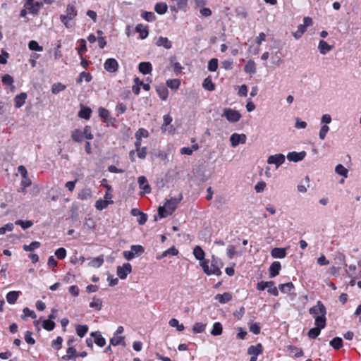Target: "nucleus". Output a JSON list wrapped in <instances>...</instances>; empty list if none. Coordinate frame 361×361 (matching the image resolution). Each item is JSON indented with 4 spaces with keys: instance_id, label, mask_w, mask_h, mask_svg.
Masks as SVG:
<instances>
[{
    "instance_id": "obj_1",
    "label": "nucleus",
    "mask_w": 361,
    "mask_h": 361,
    "mask_svg": "<svg viewBox=\"0 0 361 361\" xmlns=\"http://www.w3.org/2000/svg\"><path fill=\"white\" fill-rule=\"evenodd\" d=\"M200 266L207 275L220 276L221 274V269L223 267V264L218 257L214 255L212 257V259H206L201 262Z\"/></svg>"
},
{
    "instance_id": "obj_2",
    "label": "nucleus",
    "mask_w": 361,
    "mask_h": 361,
    "mask_svg": "<svg viewBox=\"0 0 361 361\" xmlns=\"http://www.w3.org/2000/svg\"><path fill=\"white\" fill-rule=\"evenodd\" d=\"M310 314L314 318V325L325 327L326 322V309L321 301L309 310Z\"/></svg>"
},
{
    "instance_id": "obj_3",
    "label": "nucleus",
    "mask_w": 361,
    "mask_h": 361,
    "mask_svg": "<svg viewBox=\"0 0 361 361\" xmlns=\"http://www.w3.org/2000/svg\"><path fill=\"white\" fill-rule=\"evenodd\" d=\"M181 199V196L179 198H171L167 200L164 206L159 207L158 209L159 217L164 218L171 215L176 209Z\"/></svg>"
},
{
    "instance_id": "obj_4",
    "label": "nucleus",
    "mask_w": 361,
    "mask_h": 361,
    "mask_svg": "<svg viewBox=\"0 0 361 361\" xmlns=\"http://www.w3.org/2000/svg\"><path fill=\"white\" fill-rule=\"evenodd\" d=\"M78 12L75 6L72 4H68L66 10V13L60 16V20L66 27L69 28L72 25L70 20L74 19L77 16Z\"/></svg>"
},
{
    "instance_id": "obj_5",
    "label": "nucleus",
    "mask_w": 361,
    "mask_h": 361,
    "mask_svg": "<svg viewBox=\"0 0 361 361\" xmlns=\"http://www.w3.org/2000/svg\"><path fill=\"white\" fill-rule=\"evenodd\" d=\"M222 116L225 117L227 119V121L231 123H235L240 119L241 114H240L239 111L235 109L225 108L224 109Z\"/></svg>"
},
{
    "instance_id": "obj_6",
    "label": "nucleus",
    "mask_w": 361,
    "mask_h": 361,
    "mask_svg": "<svg viewBox=\"0 0 361 361\" xmlns=\"http://www.w3.org/2000/svg\"><path fill=\"white\" fill-rule=\"evenodd\" d=\"M42 5V2L34 3V0H25L24 6L30 13L35 15L38 13Z\"/></svg>"
},
{
    "instance_id": "obj_7",
    "label": "nucleus",
    "mask_w": 361,
    "mask_h": 361,
    "mask_svg": "<svg viewBox=\"0 0 361 361\" xmlns=\"http://www.w3.org/2000/svg\"><path fill=\"white\" fill-rule=\"evenodd\" d=\"M231 145L236 147L239 144H244L247 140V136L244 133H233L230 137Z\"/></svg>"
},
{
    "instance_id": "obj_8",
    "label": "nucleus",
    "mask_w": 361,
    "mask_h": 361,
    "mask_svg": "<svg viewBox=\"0 0 361 361\" xmlns=\"http://www.w3.org/2000/svg\"><path fill=\"white\" fill-rule=\"evenodd\" d=\"M286 160V157L283 154H276L274 155H271L267 159V164H274L276 169H278L281 165H282Z\"/></svg>"
},
{
    "instance_id": "obj_9",
    "label": "nucleus",
    "mask_w": 361,
    "mask_h": 361,
    "mask_svg": "<svg viewBox=\"0 0 361 361\" xmlns=\"http://www.w3.org/2000/svg\"><path fill=\"white\" fill-rule=\"evenodd\" d=\"M118 66V61L114 58L107 59L104 63V69L109 73H116Z\"/></svg>"
},
{
    "instance_id": "obj_10",
    "label": "nucleus",
    "mask_w": 361,
    "mask_h": 361,
    "mask_svg": "<svg viewBox=\"0 0 361 361\" xmlns=\"http://www.w3.org/2000/svg\"><path fill=\"white\" fill-rule=\"evenodd\" d=\"M132 271V266L129 263H125L123 266L117 267V275L121 279H126L127 276Z\"/></svg>"
},
{
    "instance_id": "obj_11",
    "label": "nucleus",
    "mask_w": 361,
    "mask_h": 361,
    "mask_svg": "<svg viewBox=\"0 0 361 361\" xmlns=\"http://www.w3.org/2000/svg\"><path fill=\"white\" fill-rule=\"evenodd\" d=\"M306 156V152L302 151L300 152H291L288 153L287 159L289 161L298 162L304 159Z\"/></svg>"
},
{
    "instance_id": "obj_12",
    "label": "nucleus",
    "mask_w": 361,
    "mask_h": 361,
    "mask_svg": "<svg viewBox=\"0 0 361 361\" xmlns=\"http://www.w3.org/2000/svg\"><path fill=\"white\" fill-rule=\"evenodd\" d=\"M163 121H164V123L161 126L162 132H166V131H169V133L173 132V127L172 126L168 127L173 121L172 117L169 114H166L163 116Z\"/></svg>"
},
{
    "instance_id": "obj_13",
    "label": "nucleus",
    "mask_w": 361,
    "mask_h": 361,
    "mask_svg": "<svg viewBox=\"0 0 361 361\" xmlns=\"http://www.w3.org/2000/svg\"><path fill=\"white\" fill-rule=\"evenodd\" d=\"M271 255L275 259H283L286 256V248L275 247L271 251Z\"/></svg>"
},
{
    "instance_id": "obj_14",
    "label": "nucleus",
    "mask_w": 361,
    "mask_h": 361,
    "mask_svg": "<svg viewBox=\"0 0 361 361\" xmlns=\"http://www.w3.org/2000/svg\"><path fill=\"white\" fill-rule=\"evenodd\" d=\"M155 44L157 47H163L166 49H169L172 47L171 42L167 37H162V36H160L159 37H158V39H157V41L155 42Z\"/></svg>"
},
{
    "instance_id": "obj_15",
    "label": "nucleus",
    "mask_w": 361,
    "mask_h": 361,
    "mask_svg": "<svg viewBox=\"0 0 361 361\" xmlns=\"http://www.w3.org/2000/svg\"><path fill=\"white\" fill-rule=\"evenodd\" d=\"M91 336L94 338V342L99 347H104L106 344L105 338L102 336L100 332L95 331L91 333Z\"/></svg>"
},
{
    "instance_id": "obj_16",
    "label": "nucleus",
    "mask_w": 361,
    "mask_h": 361,
    "mask_svg": "<svg viewBox=\"0 0 361 361\" xmlns=\"http://www.w3.org/2000/svg\"><path fill=\"white\" fill-rule=\"evenodd\" d=\"M263 353V347L261 343H258L255 345H251L247 349V353L250 355L258 356Z\"/></svg>"
},
{
    "instance_id": "obj_17",
    "label": "nucleus",
    "mask_w": 361,
    "mask_h": 361,
    "mask_svg": "<svg viewBox=\"0 0 361 361\" xmlns=\"http://www.w3.org/2000/svg\"><path fill=\"white\" fill-rule=\"evenodd\" d=\"M27 97V95L25 92H21L20 94H17L14 98L15 106L16 108H20L23 106Z\"/></svg>"
},
{
    "instance_id": "obj_18",
    "label": "nucleus",
    "mask_w": 361,
    "mask_h": 361,
    "mask_svg": "<svg viewBox=\"0 0 361 361\" xmlns=\"http://www.w3.org/2000/svg\"><path fill=\"white\" fill-rule=\"evenodd\" d=\"M281 266L279 262H274L269 267V276L274 278L279 274Z\"/></svg>"
},
{
    "instance_id": "obj_19",
    "label": "nucleus",
    "mask_w": 361,
    "mask_h": 361,
    "mask_svg": "<svg viewBox=\"0 0 361 361\" xmlns=\"http://www.w3.org/2000/svg\"><path fill=\"white\" fill-rule=\"evenodd\" d=\"M110 345H112L113 346L121 345L125 347L126 345L125 337L114 334V336L110 339Z\"/></svg>"
},
{
    "instance_id": "obj_20",
    "label": "nucleus",
    "mask_w": 361,
    "mask_h": 361,
    "mask_svg": "<svg viewBox=\"0 0 361 361\" xmlns=\"http://www.w3.org/2000/svg\"><path fill=\"white\" fill-rule=\"evenodd\" d=\"M138 184L140 188L144 190L145 193H149L151 191L150 186L148 181L145 176H140L138 178Z\"/></svg>"
},
{
    "instance_id": "obj_21",
    "label": "nucleus",
    "mask_w": 361,
    "mask_h": 361,
    "mask_svg": "<svg viewBox=\"0 0 361 361\" xmlns=\"http://www.w3.org/2000/svg\"><path fill=\"white\" fill-rule=\"evenodd\" d=\"M139 71L144 75L151 73L152 71V66L149 62H141L138 66Z\"/></svg>"
},
{
    "instance_id": "obj_22",
    "label": "nucleus",
    "mask_w": 361,
    "mask_h": 361,
    "mask_svg": "<svg viewBox=\"0 0 361 361\" xmlns=\"http://www.w3.org/2000/svg\"><path fill=\"white\" fill-rule=\"evenodd\" d=\"M332 46L329 45L326 42L320 40L318 45L319 52L324 55L332 49Z\"/></svg>"
},
{
    "instance_id": "obj_23",
    "label": "nucleus",
    "mask_w": 361,
    "mask_h": 361,
    "mask_svg": "<svg viewBox=\"0 0 361 361\" xmlns=\"http://www.w3.org/2000/svg\"><path fill=\"white\" fill-rule=\"evenodd\" d=\"M193 255L196 259L202 262L203 260H206L204 259L205 253L202 247L199 245H197L193 249Z\"/></svg>"
},
{
    "instance_id": "obj_24",
    "label": "nucleus",
    "mask_w": 361,
    "mask_h": 361,
    "mask_svg": "<svg viewBox=\"0 0 361 361\" xmlns=\"http://www.w3.org/2000/svg\"><path fill=\"white\" fill-rule=\"evenodd\" d=\"M232 299L231 295L229 293H224L223 294H217L215 296V300L221 304L226 303Z\"/></svg>"
},
{
    "instance_id": "obj_25",
    "label": "nucleus",
    "mask_w": 361,
    "mask_h": 361,
    "mask_svg": "<svg viewBox=\"0 0 361 361\" xmlns=\"http://www.w3.org/2000/svg\"><path fill=\"white\" fill-rule=\"evenodd\" d=\"M135 31L140 34V37L142 39H144L147 38V36H148V34H149L147 27H145L142 24H138V25H136Z\"/></svg>"
},
{
    "instance_id": "obj_26",
    "label": "nucleus",
    "mask_w": 361,
    "mask_h": 361,
    "mask_svg": "<svg viewBox=\"0 0 361 361\" xmlns=\"http://www.w3.org/2000/svg\"><path fill=\"white\" fill-rule=\"evenodd\" d=\"M89 306L97 311H99L102 308V300L100 298L94 297L92 301L90 302Z\"/></svg>"
},
{
    "instance_id": "obj_27",
    "label": "nucleus",
    "mask_w": 361,
    "mask_h": 361,
    "mask_svg": "<svg viewBox=\"0 0 361 361\" xmlns=\"http://www.w3.org/2000/svg\"><path fill=\"white\" fill-rule=\"evenodd\" d=\"M92 197V191L90 188H85L82 189L78 194V199L81 200H86L90 199Z\"/></svg>"
},
{
    "instance_id": "obj_28",
    "label": "nucleus",
    "mask_w": 361,
    "mask_h": 361,
    "mask_svg": "<svg viewBox=\"0 0 361 361\" xmlns=\"http://www.w3.org/2000/svg\"><path fill=\"white\" fill-rule=\"evenodd\" d=\"M113 200H104L102 199H99L96 201L95 202V207L98 210H102L108 207L109 204H113Z\"/></svg>"
},
{
    "instance_id": "obj_29",
    "label": "nucleus",
    "mask_w": 361,
    "mask_h": 361,
    "mask_svg": "<svg viewBox=\"0 0 361 361\" xmlns=\"http://www.w3.org/2000/svg\"><path fill=\"white\" fill-rule=\"evenodd\" d=\"M244 71L249 74H255L256 73L255 63L252 60H249L244 67Z\"/></svg>"
},
{
    "instance_id": "obj_30",
    "label": "nucleus",
    "mask_w": 361,
    "mask_h": 361,
    "mask_svg": "<svg viewBox=\"0 0 361 361\" xmlns=\"http://www.w3.org/2000/svg\"><path fill=\"white\" fill-rule=\"evenodd\" d=\"M156 90L161 99L166 100L167 99L169 91L166 87L163 85L159 86L157 87Z\"/></svg>"
},
{
    "instance_id": "obj_31",
    "label": "nucleus",
    "mask_w": 361,
    "mask_h": 361,
    "mask_svg": "<svg viewBox=\"0 0 361 361\" xmlns=\"http://www.w3.org/2000/svg\"><path fill=\"white\" fill-rule=\"evenodd\" d=\"M178 254V250L174 246H172L170 248H169L168 250L163 252L162 254L161 255V256L157 257V258L158 259H162L168 255L176 256Z\"/></svg>"
},
{
    "instance_id": "obj_32",
    "label": "nucleus",
    "mask_w": 361,
    "mask_h": 361,
    "mask_svg": "<svg viewBox=\"0 0 361 361\" xmlns=\"http://www.w3.org/2000/svg\"><path fill=\"white\" fill-rule=\"evenodd\" d=\"M91 114H92V110L90 108L82 106L81 108V109L80 110V111L78 112V116H79V117H80L82 118L88 120L91 116Z\"/></svg>"
},
{
    "instance_id": "obj_33",
    "label": "nucleus",
    "mask_w": 361,
    "mask_h": 361,
    "mask_svg": "<svg viewBox=\"0 0 361 361\" xmlns=\"http://www.w3.org/2000/svg\"><path fill=\"white\" fill-rule=\"evenodd\" d=\"M279 289L283 293H290L294 290V286L291 282L279 285Z\"/></svg>"
},
{
    "instance_id": "obj_34",
    "label": "nucleus",
    "mask_w": 361,
    "mask_h": 361,
    "mask_svg": "<svg viewBox=\"0 0 361 361\" xmlns=\"http://www.w3.org/2000/svg\"><path fill=\"white\" fill-rule=\"evenodd\" d=\"M202 87L208 91H213L215 89V85L213 83L210 77H207L204 80Z\"/></svg>"
},
{
    "instance_id": "obj_35",
    "label": "nucleus",
    "mask_w": 361,
    "mask_h": 361,
    "mask_svg": "<svg viewBox=\"0 0 361 361\" xmlns=\"http://www.w3.org/2000/svg\"><path fill=\"white\" fill-rule=\"evenodd\" d=\"M324 328L325 327H320L319 326H315V327L310 329V331L308 332V336L312 339L316 338L320 334L321 330Z\"/></svg>"
},
{
    "instance_id": "obj_36",
    "label": "nucleus",
    "mask_w": 361,
    "mask_h": 361,
    "mask_svg": "<svg viewBox=\"0 0 361 361\" xmlns=\"http://www.w3.org/2000/svg\"><path fill=\"white\" fill-rule=\"evenodd\" d=\"M19 296V292L10 291L6 295V300L9 304H14Z\"/></svg>"
},
{
    "instance_id": "obj_37",
    "label": "nucleus",
    "mask_w": 361,
    "mask_h": 361,
    "mask_svg": "<svg viewBox=\"0 0 361 361\" xmlns=\"http://www.w3.org/2000/svg\"><path fill=\"white\" fill-rule=\"evenodd\" d=\"M223 332V327L220 322H215L213 324L212 329L211 331V334L213 336H219Z\"/></svg>"
},
{
    "instance_id": "obj_38",
    "label": "nucleus",
    "mask_w": 361,
    "mask_h": 361,
    "mask_svg": "<svg viewBox=\"0 0 361 361\" xmlns=\"http://www.w3.org/2000/svg\"><path fill=\"white\" fill-rule=\"evenodd\" d=\"M71 137L75 142H81L83 139V134L82 130L79 129L74 130L72 132Z\"/></svg>"
},
{
    "instance_id": "obj_39",
    "label": "nucleus",
    "mask_w": 361,
    "mask_h": 361,
    "mask_svg": "<svg viewBox=\"0 0 361 361\" xmlns=\"http://www.w3.org/2000/svg\"><path fill=\"white\" fill-rule=\"evenodd\" d=\"M167 5L165 3H157L154 6L155 11L159 14H164L167 11Z\"/></svg>"
},
{
    "instance_id": "obj_40",
    "label": "nucleus",
    "mask_w": 361,
    "mask_h": 361,
    "mask_svg": "<svg viewBox=\"0 0 361 361\" xmlns=\"http://www.w3.org/2000/svg\"><path fill=\"white\" fill-rule=\"evenodd\" d=\"M40 243L38 241H33L30 245H24L23 248L26 252H32L40 247Z\"/></svg>"
},
{
    "instance_id": "obj_41",
    "label": "nucleus",
    "mask_w": 361,
    "mask_h": 361,
    "mask_svg": "<svg viewBox=\"0 0 361 361\" xmlns=\"http://www.w3.org/2000/svg\"><path fill=\"white\" fill-rule=\"evenodd\" d=\"M266 289H267L268 293H269L270 294H271V295H273L274 296H278L279 295L278 289L274 286V281H267V286Z\"/></svg>"
},
{
    "instance_id": "obj_42",
    "label": "nucleus",
    "mask_w": 361,
    "mask_h": 361,
    "mask_svg": "<svg viewBox=\"0 0 361 361\" xmlns=\"http://www.w3.org/2000/svg\"><path fill=\"white\" fill-rule=\"evenodd\" d=\"M330 345L336 350L340 349L343 345V340L340 337H335L330 341Z\"/></svg>"
},
{
    "instance_id": "obj_43",
    "label": "nucleus",
    "mask_w": 361,
    "mask_h": 361,
    "mask_svg": "<svg viewBox=\"0 0 361 361\" xmlns=\"http://www.w3.org/2000/svg\"><path fill=\"white\" fill-rule=\"evenodd\" d=\"M66 88V85L61 82L54 83L51 86V92L54 94H56L60 92L63 91Z\"/></svg>"
},
{
    "instance_id": "obj_44",
    "label": "nucleus",
    "mask_w": 361,
    "mask_h": 361,
    "mask_svg": "<svg viewBox=\"0 0 361 361\" xmlns=\"http://www.w3.org/2000/svg\"><path fill=\"white\" fill-rule=\"evenodd\" d=\"M75 353L76 350L73 347L71 346L67 349V355L63 356L62 359H63L64 360L75 359L76 357L75 355Z\"/></svg>"
},
{
    "instance_id": "obj_45",
    "label": "nucleus",
    "mask_w": 361,
    "mask_h": 361,
    "mask_svg": "<svg viewBox=\"0 0 361 361\" xmlns=\"http://www.w3.org/2000/svg\"><path fill=\"white\" fill-rule=\"evenodd\" d=\"M199 148V146L197 144L193 145L191 147H183L180 149V153L182 154H186V155H191L192 152L195 150H197Z\"/></svg>"
},
{
    "instance_id": "obj_46",
    "label": "nucleus",
    "mask_w": 361,
    "mask_h": 361,
    "mask_svg": "<svg viewBox=\"0 0 361 361\" xmlns=\"http://www.w3.org/2000/svg\"><path fill=\"white\" fill-rule=\"evenodd\" d=\"M335 171L338 175H341L345 178L348 177V171L346 168H345L342 164H339L336 165L335 168Z\"/></svg>"
},
{
    "instance_id": "obj_47",
    "label": "nucleus",
    "mask_w": 361,
    "mask_h": 361,
    "mask_svg": "<svg viewBox=\"0 0 361 361\" xmlns=\"http://www.w3.org/2000/svg\"><path fill=\"white\" fill-rule=\"evenodd\" d=\"M104 263V257L103 256H99L97 257L94 258L90 262V264L94 268H98L102 265Z\"/></svg>"
},
{
    "instance_id": "obj_48",
    "label": "nucleus",
    "mask_w": 361,
    "mask_h": 361,
    "mask_svg": "<svg viewBox=\"0 0 361 361\" xmlns=\"http://www.w3.org/2000/svg\"><path fill=\"white\" fill-rule=\"evenodd\" d=\"M188 2V0H178L176 7L171 6V11H177V10L184 9L187 7Z\"/></svg>"
},
{
    "instance_id": "obj_49",
    "label": "nucleus",
    "mask_w": 361,
    "mask_h": 361,
    "mask_svg": "<svg viewBox=\"0 0 361 361\" xmlns=\"http://www.w3.org/2000/svg\"><path fill=\"white\" fill-rule=\"evenodd\" d=\"M88 327L87 325H78L76 326V333L78 336L82 338L87 334Z\"/></svg>"
},
{
    "instance_id": "obj_50",
    "label": "nucleus",
    "mask_w": 361,
    "mask_h": 361,
    "mask_svg": "<svg viewBox=\"0 0 361 361\" xmlns=\"http://www.w3.org/2000/svg\"><path fill=\"white\" fill-rule=\"evenodd\" d=\"M15 224L21 226V228L25 230L30 228L33 225V223L30 220L23 221L19 219L16 221Z\"/></svg>"
},
{
    "instance_id": "obj_51",
    "label": "nucleus",
    "mask_w": 361,
    "mask_h": 361,
    "mask_svg": "<svg viewBox=\"0 0 361 361\" xmlns=\"http://www.w3.org/2000/svg\"><path fill=\"white\" fill-rule=\"evenodd\" d=\"M149 136L148 131L145 128H139L135 133V137L136 140H142V137H147Z\"/></svg>"
},
{
    "instance_id": "obj_52",
    "label": "nucleus",
    "mask_w": 361,
    "mask_h": 361,
    "mask_svg": "<svg viewBox=\"0 0 361 361\" xmlns=\"http://www.w3.org/2000/svg\"><path fill=\"white\" fill-rule=\"evenodd\" d=\"M28 47L30 50L37 51H42L43 47L40 46L37 42L35 40H31L28 43Z\"/></svg>"
},
{
    "instance_id": "obj_53",
    "label": "nucleus",
    "mask_w": 361,
    "mask_h": 361,
    "mask_svg": "<svg viewBox=\"0 0 361 361\" xmlns=\"http://www.w3.org/2000/svg\"><path fill=\"white\" fill-rule=\"evenodd\" d=\"M206 327V324H203L201 322L195 323L192 327V331L195 334H200L204 331Z\"/></svg>"
},
{
    "instance_id": "obj_54",
    "label": "nucleus",
    "mask_w": 361,
    "mask_h": 361,
    "mask_svg": "<svg viewBox=\"0 0 361 361\" xmlns=\"http://www.w3.org/2000/svg\"><path fill=\"white\" fill-rule=\"evenodd\" d=\"M169 324L171 327H176L178 331H181L184 329L183 324H179L178 320L176 319H171Z\"/></svg>"
},
{
    "instance_id": "obj_55",
    "label": "nucleus",
    "mask_w": 361,
    "mask_h": 361,
    "mask_svg": "<svg viewBox=\"0 0 361 361\" xmlns=\"http://www.w3.org/2000/svg\"><path fill=\"white\" fill-rule=\"evenodd\" d=\"M180 84V81L178 79L168 80L166 81L167 86L172 90H177L179 87Z\"/></svg>"
},
{
    "instance_id": "obj_56",
    "label": "nucleus",
    "mask_w": 361,
    "mask_h": 361,
    "mask_svg": "<svg viewBox=\"0 0 361 361\" xmlns=\"http://www.w3.org/2000/svg\"><path fill=\"white\" fill-rule=\"evenodd\" d=\"M306 31V28L301 24L298 26L297 31L293 32V36L296 39H300Z\"/></svg>"
},
{
    "instance_id": "obj_57",
    "label": "nucleus",
    "mask_w": 361,
    "mask_h": 361,
    "mask_svg": "<svg viewBox=\"0 0 361 361\" xmlns=\"http://www.w3.org/2000/svg\"><path fill=\"white\" fill-rule=\"evenodd\" d=\"M208 70L212 72H214L218 68V60L217 59H212L208 63Z\"/></svg>"
},
{
    "instance_id": "obj_58",
    "label": "nucleus",
    "mask_w": 361,
    "mask_h": 361,
    "mask_svg": "<svg viewBox=\"0 0 361 361\" xmlns=\"http://www.w3.org/2000/svg\"><path fill=\"white\" fill-rule=\"evenodd\" d=\"M42 326L47 331H51L55 327V323L53 321L47 319L43 322Z\"/></svg>"
},
{
    "instance_id": "obj_59",
    "label": "nucleus",
    "mask_w": 361,
    "mask_h": 361,
    "mask_svg": "<svg viewBox=\"0 0 361 361\" xmlns=\"http://www.w3.org/2000/svg\"><path fill=\"white\" fill-rule=\"evenodd\" d=\"M329 130V127L327 125H323L319 130V137L322 140H324Z\"/></svg>"
},
{
    "instance_id": "obj_60",
    "label": "nucleus",
    "mask_w": 361,
    "mask_h": 361,
    "mask_svg": "<svg viewBox=\"0 0 361 361\" xmlns=\"http://www.w3.org/2000/svg\"><path fill=\"white\" fill-rule=\"evenodd\" d=\"M23 319H25L26 317H32L35 319L37 317L35 312L33 310H30L28 307H25L23 310Z\"/></svg>"
},
{
    "instance_id": "obj_61",
    "label": "nucleus",
    "mask_w": 361,
    "mask_h": 361,
    "mask_svg": "<svg viewBox=\"0 0 361 361\" xmlns=\"http://www.w3.org/2000/svg\"><path fill=\"white\" fill-rule=\"evenodd\" d=\"M14 228V225L12 223H8L4 226L0 228V235H4L6 231H12Z\"/></svg>"
},
{
    "instance_id": "obj_62",
    "label": "nucleus",
    "mask_w": 361,
    "mask_h": 361,
    "mask_svg": "<svg viewBox=\"0 0 361 361\" xmlns=\"http://www.w3.org/2000/svg\"><path fill=\"white\" fill-rule=\"evenodd\" d=\"M142 17L148 22H153L156 18L154 13L147 11L143 12Z\"/></svg>"
},
{
    "instance_id": "obj_63",
    "label": "nucleus",
    "mask_w": 361,
    "mask_h": 361,
    "mask_svg": "<svg viewBox=\"0 0 361 361\" xmlns=\"http://www.w3.org/2000/svg\"><path fill=\"white\" fill-rule=\"evenodd\" d=\"M288 350L291 352V353H295V357H301L302 355H303V352H302V349H299L295 346H293V345H288Z\"/></svg>"
},
{
    "instance_id": "obj_64",
    "label": "nucleus",
    "mask_w": 361,
    "mask_h": 361,
    "mask_svg": "<svg viewBox=\"0 0 361 361\" xmlns=\"http://www.w3.org/2000/svg\"><path fill=\"white\" fill-rule=\"evenodd\" d=\"M82 132L83 134V137H85L87 140L93 139V135L91 133V128L90 126H85Z\"/></svg>"
}]
</instances>
